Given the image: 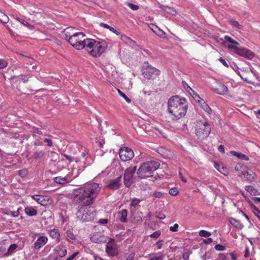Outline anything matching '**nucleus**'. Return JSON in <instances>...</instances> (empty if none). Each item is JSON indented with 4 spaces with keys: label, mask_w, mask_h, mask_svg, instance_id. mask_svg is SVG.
<instances>
[{
    "label": "nucleus",
    "mask_w": 260,
    "mask_h": 260,
    "mask_svg": "<svg viewBox=\"0 0 260 260\" xmlns=\"http://www.w3.org/2000/svg\"><path fill=\"white\" fill-rule=\"evenodd\" d=\"M161 233L159 231H157L151 234L150 236L151 238H154V239H157L160 235Z\"/></svg>",
    "instance_id": "48"
},
{
    "label": "nucleus",
    "mask_w": 260,
    "mask_h": 260,
    "mask_svg": "<svg viewBox=\"0 0 260 260\" xmlns=\"http://www.w3.org/2000/svg\"><path fill=\"white\" fill-rule=\"evenodd\" d=\"M218 150L221 153H224V147L223 145H220L218 148Z\"/></svg>",
    "instance_id": "60"
},
{
    "label": "nucleus",
    "mask_w": 260,
    "mask_h": 260,
    "mask_svg": "<svg viewBox=\"0 0 260 260\" xmlns=\"http://www.w3.org/2000/svg\"><path fill=\"white\" fill-rule=\"evenodd\" d=\"M134 256H135L134 253H131V254H129L126 260H134Z\"/></svg>",
    "instance_id": "61"
},
{
    "label": "nucleus",
    "mask_w": 260,
    "mask_h": 260,
    "mask_svg": "<svg viewBox=\"0 0 260 260\" xmlns=\"http://www.w3.org/2000/svg\"><path fill=\"white\" fill-rule=\"evenodd\" d=\"M48 242V238L45 236H39L35 242L33 247L35 249L39 250Z\"/></svg>",
    "instance_id": "17"
},
{
    "label": "nucleus",
    "mask_w": 260,
    "mask_h": 260,
    "mask_svg": "<svg viewBox=\"0 0 260 260\" xmlns=\"http://www.w3.org/2000/svg\"><path fill=\"white\" fill-rule=\"evenodd\" d=\"M63 35L65 39L68 41L70 44L78 50L84 49V44L87 40L85 35L82 32H75V28L68 27L63 30Z\"/></svg>",
    "instance_id": "3"
},
{
    "label": "nucleus",
    "mask_w": 260,
    "mask_h": 260,
    "mask_svg": "<svg viewBox=\"0 0 260 260\" xmlns=\"http://www.w3.org/2000/svg\"><path fill=\"white\" fill-rule=\"evenodd\" d=\"M165 11L168 13H170L173 15H174L176 14V10L173 9V8H170V7H166L165 9Z\"/></svg>",
    "instance_id": "45"
},
{
    "label": "nucleus",
    "mask_w": 260,
    "mask_h": 260,
    "mask_svg": "<svg viewBox=\"0 0 260 260\" xmlns=\"http://www.w3.org/2000/svg\"><path fill=\"white\" fill-rule=\"evenodd\" d=\"M107 237L101 232H96L93 233L90 237L91 241L94 243H101L106 241Z\"/></svg>",
    "instance_id": "19"
},
{
    "label": "nucleus",
    "mask_w": 260,
    "mask_h": 260,
    "mask_svg": "<svg viewBox=\"0 0 260 260\" xmlns=\"http://www.w3.org/2000/svg\"><path fill=\"white\" fill-rule=\"evenodd\" d=\"M117 216L119 219L122 222H127V211L125 209H122L117 213Z\"/></svg>",
    "instance_id": "22"
},
{
    "label": "nucleus",
    "mask_w": 260,
    "mask_h": 260,
    "mask_svg": "<svg viewBox=\"0 0 260 260\" xmlns=\"http://www.w3.org/2000/svg\"><path fill=\"white\" fill-rule=\"evenodd\" d=\"M84 44V48L92 57H100L106 50L107 47L105 41H99L94 39L87 38Z\"/></svg>",
    "instance_id": "4"
},
{
    "label": "nucleus",
    "mask_w": 260,
    "mask_h": 260,
    "mask_svg": "<svg viewBox=\"0 0 260 260\" xmlns=\"http://www.w3.org/2000/svg\"><path fill=\"white\" fill-rule=\"evenodd\" d=\"M136 170V166H131L126 170L124 175V183L126 187H128L132 184L133 175Z\"/></svg>",
    "instance_id": "13"
},
{
    "label": "nucleus",
    "mask_w": 260,
    "mask_h": 260,
    "mask_svg": "<svg viewBox=\"0 0 260 260\" xmlns=\"http://www.w3.org/2000/svg\"><path fill=\"white\" fill-rule=\"evenodd\" d=\"M247 202L248 204L250 205V206L252 208L253 210L256 212H257L258 214H260V210H259L255 206H254L252 202L249 199H247Z\"/></svg>",
    "instance_id": "46"
},
{
    "label": "nucleus",
    "mask_w": 260,
    "mask_h": 260,
    "mask_svg": "<svg viewBox=\"0 0 260 260\" xmlns=\"http://www.w3.org/2000/svg\"><path fill=\"white\" fill-rule=\"evenodd\" d=\"M211 132V127L207 122L199 123L196 129L197 135L201 139L208 137Z\"/></svg>",
    "instance_id": "10"
},
{
    "label": "nucleus",
    "mask_w": 260,
    "mask_h": 260,
    "mask_svg": "<svg viewBox=\"0 0 260 260\" xmlns=\"http://www.w3.org/2000/svg\"><path fill=\"white\" fill-rule=\"evenodd\" d=\"M233 52L248 59H252L255 55L251 50L244 47H238Z\"/></svg>",
    "instance_id": "15"
},
{
    "label": "nucleus",
    "mask_w": 260,
    "mask_h": 260,
    "mask_svg": "<svg viewBox=\"0 0 260 260\" xmlns=\"http://www.w3.org/2000/svg\"><path fill=\"white\" fill-rule=\"evenodd\" d=\"M14 18L17 20L18 21L20 22L21 23H22L23 25L27 26L29 29H33L34 28V26L32 25L29 24L27 21L24 20V19L22 18H18V17L15 16Z\"/></svg>",
    "instance_id": "32"
},
{
    "label": "nucleus",
    "mask_w": 260,
    "mask_h": 260,
    "mask_svg": "<svg viewBox=\"0 0 260 260\" xmlns=\"http://www.w3.org/2000/svg\"><path fill=\"white\" fill-rule=\"evenodd\" d=\"M213 241V239L211 238H209L207 239L204 240V242L206 244L210 243Z\"/></svg>",
    "instance_id": "62"
},
{
    "label": "nucleus",
    "mask_w": 260,
    "mask_h": 260,
    "mask_svg": "<svg viewBox=\"0 0 260 260\" xmlns=\"http://www.w3.org/2000/svg\"><path fill=\"white\" fill-rule=\"evenodd\" d=\"M67 236L68 238L71 239V240H75L76 239V236L73 234V232L70 230H67Z\"/></svg>",
    "instance_id": "42"
},
{
    "label": "nucleus",
    "mask_w": 260,
    "mask_h": 260,
    "mask_svg": "<svg viewBox=\"0 0 260 260\" xmlns=\"http://www.w3.org/2000/svg\"><path fill=\"white\" fill-rule=\"evenodd\" d=\"M119 95L122 97L127 103H131V100L126 96L125 94L122 92L120 89H117Z\"/></svg>",
    "instance_id": "37"
},
{
    "label": "nucleus",
    "mask_w": 260,
    "mask_h": 260,
    "mask_svg": "<svg viewBox=\"0 0 260 260\" xmlns=\"http://www.w3.org/2000/svg\"><path fill=\"white\" fill-rule=\"evenodd\" d=\"M17 247V245H16L15 244H11L8 248V252L10 254H12V253H13L15 251V250H16Z\"/></svg>",
    "instance_id": "44"
},
{
    "label": "nucleus",
    "mask_w": 260,
    "mask_h": 260,
    "mask_svg": "<svg viewBox=\"0 0 260 260\" xmlns=\"http://www.w3.org/2000/svg\"><path fill=\"white\" fill-rule=\"evenodd\" d=\"M49 235L54 239H56L58 241L60 239V234L57 229H52L49 232Z\"/></svg>",
    "instance_id": "29"
},
{
    "label": "nucleus",
    "mask_w": 260,
    "mask_h": 260,
    "mask_svg": "<svg viewBox=\"0 0 260 260\" xmlns=\"http://www.w3.org/2000/svg\"><path fill=\"white\" fill-rule=\"evenodd\" d=\"M44 141V142L47 143L48 146H49L50 147L52 146L53 145L52 142L51 140H50V139H45Z\"/></svg>",
    "instance_id": "56"
},
{
    "label": "nucleus",
    "mask_w": 260,
    "mask_h": 260,
    "mask_svg": "<svg viewBox=\"0 0 260 260\" xmlns=\"http://www.w3.org/2000/svg\"><path fill=\"white\" fill-rule=\"evenodd\" d=\"M95 212L92 207L82 205L77 211V218L82 222H87L93 219Z\"/></svg>",
    "instance_id": "7"
},
{
    "label": "nucleus",
    "mask_w": 260,
    "mask_h": 260,
    "mask_svg": "<svg viewBox=\"0 0 260 260\" xmlns=\"http://www.w3.org/2000/svg\"><path fill=\"white\" fill-rule=\"evenodd\" d=\"M167 104V110L172 120L177 121L185 116L188 103L185 98L178 95L173 96L169 99Z\"/></svg>",
    "instance_id": "2"
},
{
    "label": "nucleus",
    "mask_w": 260,
    "mask_h": 260,
    "mask_svg": "<svg viewBox=\"0 0 260 260\" xmlns=\"http://www.w3.org/2000/svg\"><path fill=\"white\" fill-rule=\"evenodd\" d=\"M215 168H216L217 170L219 171V172H220L221 173L224 175H226L228 173L227 168L223 166L222 164L216 165L215 166Z\"/></svg>",
    "instance_id": "33"
},
{
    "label": "nucleus",
    "mask_w": 260,
    "mask_h": 260,
    "mask_svg": "<svg viewBox=\"0 0 260 260\" xmlns=\"http://www.w3.org/2000/svg\"><path fill=\"white\" fill-rule=\"evenodd\" d=\"M127 6L133 10H137L139 9V6L131 3H128Z\"/></svg>",
    "instance_id": "51"
},
{
    "label": "nucleus",
    "mask_w": 260,
    "mask_h": 260,
    "mask_svg": "<svg viewBox=\"0 0 260 260\" xmlns=\"http://www.w3.org/2000/svg\"><path fill=\"white\" fill-rule=\"evenodd\" d=\"M198 102L200 105L201 107L207 113H210L211 112V109L209 106L204 102L203 99L198 97Z\"/></svg>",
    "instance_id": "24"
},
{
    "label": "nucleus",
    "mask_w": 260,
    "mask_h": 260,
    "mask_svg": "<svg viewBox=\"0 0 260 260\" xmlns=\"http://www.w3.org/2000/svg\"><path fill=\"white\" fill-rule=\"evenodd\" d=\"M25 213L29 216H34L37 214V211L33 207L27 206L24 209Z\"/></svg>",
    "instance_id": "25"
},
{
    "label": "nucleus",
    "mask_w": 260,
    "mask_h": 260,
    "mask_svg": "<svg viewBox=\"0 0 260 260\" xmlns=\"http://www.w3.org/2000/svg\"><path fill=\"white\" fill-rule=\"evenodd\" d=\"M140 202V200L137 198H134L132 200L131 203V207L135 208Z\"/></svg>",
    "instance_id": "43"
},
{
    "label": "nucleus",
    "mask_w": 260,
    "mask_h": 260,
    "mask_svg": "<svg viewBox=\"0 0 260 260\" xmlns=\"http://www.w3.org/2000/svg\"><path fill=\"white\" fill-rule=\"evenodd\" d=\"M8 66L7 61L3 59H0V69H4Z\"/></svg>",
    "instance_id": "47"
},
{
    "label": "nucleus",
    "mask_w": 260,
    "mask_h": 260,
    "mask_svg": "<svg viewBox=\"0 0 260 260\" xmlns=\"http://www.w3.org/2000/svg\"><path fill=\"white\" fill-rule=\"evenodd\" d=\"M247 167L242 164H237L235 166V170L238 172L239 176H242L245 174Z\"/></svg>",
    "instance_id": "23"
},
{
    "label": "nucleus",
    "mask_w": 260,
    "mask_h": 260,
    "mask_svg": "<svg viewBox=\"0 0 260 260\" xmlns=\"http://www.w3.org/2000/svg\"><path fill=\"white\" fill-rule=\"evenodd\" d=\"M179 192L178 188L173 187L171 188L169 191V193L172 196H175L178 194Z\"/></svg>",
    "instance_id": "40"
},
{
    "label": "nucleus",
    "mask_w": 260,
    "mask_h": 260,
    "mask_svg": "<svg viewBox=\"0 0 260 260\" xmlns=\"http://www.w3.org/2000/svg\"><path fill=\"white\" fill-rule=\"evenodd\" d=\"M67 253V250L66 245L61 242L57 245L53 249V253L50 255L51 260H61V258L64 257Z\"/></svg>",
    "instance_id": "8"
},
{
    "label": "nucleus",
    "mask_w": 260,
    "mask_h": 260,
    "mask_svg": "<svg viewBox=\"0 0 260 260\" xmlns=\"http://www.w3.org/2000/svg\"><path fill=\"white\" fill-rule=\"evenodd\" d=\"M244 256L245 257H248L250 256V252L248 247H246L245 250Z\"/></svg>",
    "instance_id": "59"
},
{
    "label": "nucleus",
    "mask_w": 260,
    "mask_h": 260,
    "mask_svg": "<svg viewBox=\"0 0 260 260\" xmlns=\"http://www.w3.org/2000/svg\"><path fill=\"white\" fill-rule=\"evenodd\" d=\"M119 154L120 159L123 161L131 160L134 156L132 149L127 147L120 148Z\"/></svg>",
    "instance_id": "14"
},
{
    "label": "nucleus",
    "mask_w": 260,
    "mask_h": 260,
    "mask_svg": "<svg viewBox=\"0 0 260 260\" xmlns=\"http://www.w3.org/2000/svg\"><path fill=\"white\" fill-rule=\"evenodd\" d=\"M155 34L156 35H157L158 36H159L160 37H162V38H164L165 36V32L161 30L158 27H155Z\"/></svg>",
    "instance_id": "38"
},
{
    "label": "nucleus",
    "mask_w": 260,
    "mask_h": 260,
    "mask_svg": "<svg viewBox=\"0 0 260 260\" xmlns=\"http://www.w3.org/2000/svg\"><path fill=\"white\" fill-rule=\"evenodd\" d=\"M32 132L38 134L39 135H42V131L38 128L35 126L32 127Z\"/></svg>",
    "instance_id": "54"
},
{
    "label": "nucleus",
    "mask_w": 260,
    "mask_h": 260,
    "mask_svg": "<svg viewBox=\"0 0 260 260\" xmlns=\"http://www.w3.org/2000/svg\"><path fill=\"white\" fill-rule=\"evenodd\" d=\"M19 175L22 177L26 175V170H21L19 171Z\"/></svg>",
    "instance_id": "64"
},
{
    "label": "nucleus",
    "mask_w": 260,
    "mask_h": 260,
    "mask_svg": "<svg viewBox=\"0 0 260 260\" xmlns=\"http://www.w3.org/2000/svg\"><path fill=\"white\" fill-rule=\"evenodd\" d=\"M219 61L225 67H229V65L228 63L226 62V61L223 59L222 57H220L219 59Z\"/></svg>",
    "instance_id": "55"
},
{
    "label": "nucleus",
    "mask_w": 260,
    "mask_h": 260,
    "mask_svg": "<svg viewBox=\"0 0 260 260\" xmlns=\"http://www.w3.org/2000/svg\"><path fill=\"white\" fill-rule=\"evenodd\" d=\"M44 155V153L43 151H37L34 153V157L36 159L41 158Z\"/></svg>",
    "instance_id": "39"
},
{
    "label": "nucleus",
    "mask_w": 260,
    "mask_h": 260,
    "mask_svg": "<svg viewBox=\"0 0 260 260\" xmlns=\"http://www.w3.org/2000/svg\"><path fill=\"white\" fill-rule=\"evenodd\" d=\"M231 153L233 156H236L237 157L239 158L240 159L246 161L249 160V157L247 156L241 152H237L235 151H231Z\"/></svg>",
    "instance_id": "27"
},
{
    "label": "nucleus",
    "mask_w": 260,
    "mask_h": 260,
    "mask_svg": "<svg viewBox=\"0 0 260 260\" xmlns=\"http://www.w3.org/2000/svg\"><path fill=\"white\" fill-rule=\"evenodd\" d=\"M229 22L233 26V27H235L240 29H243L242 25L239 24L237 21H236L233 19H231L229 21Z\"/></svg>",
    "instance_id": "36"
},
{
    "label": "nucleus",
    "mask_w": 260,
    "mask_h": 260,
    "mask_svg": "<svg viewBox=\"0 0 260 260\" xmlns=\"http://www.w3.org/2000/svg\"><path fill=\"white\" fill-rule=\"evenodd\" d=\"M211 233L205 230H201L199 232V235L201 237H208L211 236Z\"/></svg>",
    "instance_id": "41"
},
{
    "label": "nucleus",
    "mask_w": 260,
    "mask_h": 260,
    "mask_svg": "<svg viewBox=\"0 0 260 260\" xmlns=\"http://www.w3.org/2000/svg\"><path fill=\"white\" fill-rule=\"evenodd\" d=\"M54 181L56 183L63 184L69 182V179L66 177H57L54 178Z\"/></svg>",
    "instance_id": "31"
},
{
    "label": "nucleus",
    "mask_w": 260,
    "mask_h": 260,
    "mask_svg": "<svg viewBox=\"0 0 260 260\" xmlns=\"http://www.w3.org/2000/svg\"><path fill=\"white\" fill-rule=\"evenodd\" d=\"M10 214H11V216L14 217H16L18 216V215H19V212L16 211H10Z\"/></svg>",
    "instance_id": "58"
},
{
    "label": "nucleus",
    "mask_w": 260,
    "mask_h": 260,
    "mask_svg": "<svg viewBox=\"0 0 260 260\" xmlns=\"http://www.w3.org/2000/svg\"><path fill=\"white\" fill-rule=\"evenodd\" d=\"M164 255L160 253L152 254L150 255V260H162Z\"/></svg>",
    "instance_id": "34"
},
{
    "label": "nucleus",
    "mask_w": 260,
    "mask_h": 260,
    "mask_svg": "<svg viewBox=\"0 0 260 260\" xmlns=\"http://www.w3.org/2000/svg\"><path fill=\"white\" fill-rule=\"evenodd\" d=\"M164 192L161 191H155L153 193V196L156 198H160L164 195Z\"/></svg>",
    "instance_id": "49"
},
{
    "label": "nucleus",
    "mask_w": 260,
    "mask_h": 260,
    "mask_svg": "<svg viewBox=\"0 0 260 260\" xmlns=\"http://www.w3.org/2000/svg\"><path fill=\"white\" fill-rule=\"evenodd\" d=\"M156 245L157 246V248L160 249L162 248V243L161 241H158L156 242Z\"/></svg>",
    "instance_id": "63"
},
{
    "label": "nucleus",
    "mask_w": 260,
    "mask_h": 260,
    "mask_svg": "<svg viewBox=\"0 0 260 260\" xmlns=\"http://www.w3.org/2000/svg\"><path fill=\"white\" fill-rule=\"evenodd\" d=\"M78 252H76L73 253L71 255L69 256L66 260H73L76 257V256L78 254Z\"/></svg>",
    "instance_id": "53"
},
{
    "label": "nucleus",
    "mask_w": 260,
    "mask_h": 260,
    "mask_svg": "<svg viewBox=\"0 0 260 260\" xmlns=\"http://www.w3.org/2000/svg\"><path fill=\"white\" fill-rule=\"evenodd\" d=\"M159 166V163L156 161L150 160L143 162L137 171L139 178L144 179L152 176Z\"/></svg>",
    "instance_id": "6"
},
{
    "label": "nucleus",
    "mask_w": 260,
    "mask_h": 260,
    "mask_svg": "<svg viewBox=\"0 0 260 260\" xmlns=\"http://www.w3.org/2000/svg\"><path fill=\"white\" fill-rule=\"evenodd\" d=\"M215 249L218 251H223L225 249V247L220 244H217L215 246Z\"/></svg>",
    "instance_id": "50"
},
{
    "label": "nucleus",
    "mask_w": 260,
    "mask_h": 260,
    "mask_svg": "<svg viewBox=\"0 0 260 260\" xmlns=\"http://www.w3.org/2000/svg\"><path fill=\"white\" fill-rule=\"evenodd\" d=\"M9 20L8 16L0 11V21L4 23H7L9 22Z\"/></svg>",
    "instance_id": "35"
},
{
    "label": "nucleus",
    "mask_w": 260,
    "mask_h": 260,
    "mask_svg": "<svg viewBox=\"0 0 260 260\" xmlns=\"http://www.w3.org/2000/svg\"><path fill=\"white\" fill-rule=\"evenodd\" d=\"M211 88L214 92L219 95H226L229 91L228 88L225 85L217 81L213 83Z\"/></svg>",
    "instance_id": "12"
},
{
    "label": "nucleus",
    "mask_w": 260,
    "mask_h": 260,
    "mask_svg": "<svg viewBox=\"0 0 260 260\" xmlns=\"http://www.w3.org/2000/svg\"><path fill=\"white\" fill-rule=\"evenodd\" d=\"M101 187L100 184L94 182H87L73 190L75 202L82 205L90 206L93 204L98 197Z\"/></svg>",
    "instance_id": "1"
},
{
    "label": "nucleus",
    "mask_w": 260,
    "mask_h": 260,
    "mask_svg": "<svg viewBox=\"0 0 260 260\" xmlns=\"http://www.w3.org/2000/svg\"><path fill=\"white\" fill-rule=\"evenodd\" d=\"M32 198L42 206L47 205L50 200L49 197L39 194L33 195Z\"/></svg>",
    "instance_id": "18"
},
{
    "label": "nucleus",
    "mask_w": 260,
    "mask_h": 260,
    "mask_svg": "<svg viewBox=\"0 0 260 260\" xmlns=\"http://www.w3.org/2000/svg\"><path fill=\"white\" fill-rule=\"evenodd\" d=\"M100 26L102 27H104L105 28H107V29H109L110 31L113 32V33L115 34L116 35H120V32H119L118 31H117L116 29H115L114 27L111 26H109L108 25V24H105L104 23H103V22H101L99 24Z\"/></svg>",
    "instance_id": "30"
},
{
    "label": "nucleus",
    "mask_w": 260,
    "mask_h": 260,
    "mask_svg": "<svg viewBox=\"0 0 260 260\" xmlns=\"http://www.w3.org/2000/svg\"><path fill=\"white\" fill-rule=\"evenodd\" d=\"M223 42H228L230 43L231 44L228 45L226 47L229 50H232L233 51L235 50L239 45V43L238 42L229 36H224Z\"/></svg>",
    "instance_id": "16"
},
{
    "label": "nucleus",
    "mask_w": 260,
    "mask_h": 260,
    "mask_svg": "<svg viewBox=\"0 0 260 260\" xmlns=\"http://www.w3.org/2000/svg\"><path fill=\"white\" fill-rule=\"evenodd\" d=\"M178 227L179 225L177 223H175L173 226H170V230L172 232H177L178 231Z\"/></svg>",
    "instance_id": "52"
},
{
    "label": "nucleus",
    "mask_w": 260,
    "mask_h": 260,
    "mask_svg": "<svg viewBox=\"0 0 260 260\" xmlns=\"http://www.w3.org/2000/svg\"><path fill=\"white\" fill-rule=\"evenodd\" d=\"M108 220L107 219H100L98 221V223L102 224H106L108 223Z\"/></svg>",
    "instance_id": "57"
},
{
    "label": "nucleus",
    "mask_w": 260,
    "mask_h": 260,
    "mask_svg": "<svg viewBox=\"0 0 260 260\" xmlns=\"http://www.w3.org/2000/svg\"><path fill=\"white\" fill-rule=\"evenodd\" d=\"M245 173L246 174V178L249 182H252L256 181L257 178L256 174L248 167Z\"/></svg>",
    "instance_id": "20"
},
{
    "label": "nucleus",
    "mask_w": 260,
    "mask_h": 260,
    "mask_svg": "<svg viewBox=\"0 0 260 260\" xmlns=\"http://www.w3.org/2000/svg\"><path fill=\"white\" fill-rule=\"evenodd\" d=\"M93 161L91 156L89 154L88 152L84 150L81 154L79 161H76L74 165L73 170V175L74 178L77 177L82 172L84 168L87 166L91 165Z\"/></svg>",
    "instance_id": "5"
},
{
    "label": "nucleus",
    "mask_w": 260,
    "mask_h": 260,
    "mask_svg": "<svg viewBox=\"0 0 260 260\" xmlns=\"http://www.w3.org/2000/svg\"><path fill=\"white\" fill-rule=\"evenodd\" d=\"M121 176H119L117 177L116 179L112 180L110 181V183L108 185V187L113 189H118L120 184L121 182Z\"/></svg>",
    "instance_id": "21"
},
{
    "label": "nucleus",
    "mask_w": 260,
    "mask_h": 260,
    "mask_svg": "<svg viewBox=\"0 0 260 260\" xmlns=\"http://www.w3.org/2000/svg\"><path fill=\"white\" fill-rule=\"evenodd\" d=\"M230 222L234 226L238 229L241 230L244 227V225L239 220H237L235 218H230Z\"/></svg>",
    "instance_id": "28"
},
{
    "label": "nucleus",
    "mask_w": 260,
    "mask_h": 260,
    "mask_svg": "<svg viewBox=\"0 0 260 260\" xmlns=\"http://www.w3.org/2000/svg\"><path fill=\"white\" fill-rule=\"evenodd\" d=\"M106 252L109 256H115L119 254L118 245L114 239L109 238L106 245Z\"/></svg>",
    "instance_id": "11"
},
{
    "label": "nucleus",
    "mask_w": 260,
    "mask_h": 260,
    "mask_svg": "<svg viewBox=\"0 0 260 260\" xmlns=\"http://www.w3.org/2000/svg\"><path fill=\"white\" fill-rule=\"evenodd\" d=\"M245 189L252 196H256L259 194L258 190L252 186L246 185L245 186Z\"/></svg>",
    "instance_id": "26"
},
{
    "label": "nucleus",
    "mask_w": 260,
    "mask_h": 260,
    "mask_svg": "<svg viewBox=\"0 0 260 260\" xmlns=\"http://www.w3.org/2000/svg\"><path fill=\"white\" fill-rule=\"evenodd\" d=\"M160 74V71L148 64V62L145 63V66L143 70V75L145 78L148 79H154L156 78Z\"/></svg>",
    "instance_id": "9"
}]
</instances>
